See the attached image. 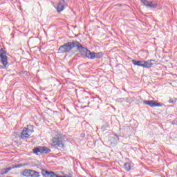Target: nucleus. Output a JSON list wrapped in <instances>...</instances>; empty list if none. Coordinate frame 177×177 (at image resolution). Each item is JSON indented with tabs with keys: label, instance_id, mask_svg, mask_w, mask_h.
Listing matches in <instances>:
<instances>
[{
	"label": "nucleus",
	"instance_id": "1",
	"mask_svg": "<svg viewBox=\"0 0 177 177\" xmlns=\"http://www.w3.org/2000/svg\"><path fill=\"white\" fill-rule=\"evenodd\" d=\"M54 136L51 140V146L55 147L57 150H61L63 151L64 150V143H63V138H62V135L57 131H55Z\"/></svg>",
	"mask_w": 177,
	"mask_h": 177
},
{
	"label": "nucleus",
	"instance_id": "2",
	"mask_svg": "<svg viewBox=\"0 0 177 177\" xmlns=\"http://www.w3.org/2000/svg\"><path fill=\"white\" fill-rule=\"evenodd\" d=\"M80 45V43L77 41L68 42L59 46L58 51L59 52V53H70V52H71V50L74 48H77V50H79Z\"/></svg>",
	"mask_w": 177,
	"mask_h": 177
},
{
	"label": "nucleus",
	"instance_id": "3",
	"mask_svg": "<svg viewBox=\"0 0 177 177\" xmlns=\"http://www.w3.org/2000/svg\"><path fill=\"white\" fill-rule=\"evenodd\" d=\"M79 52L82 55V56H85L86 57H88V59H95V53H92L88 49L84 48L82 45L80 44L79 46Z\"/></svg>",
	"mask_w": 177,
	"mask_h": 177
},
{
	"label": "nucleus",
	"instance_id": "4",
	"mask_svg": "<svg viewBox=\"0 0 177 177\" xmlns=\"http://www.w3.org/2000/svg\"><path fill=\"white\" fill-rule=\"evenodd\" d=\"M31 128V126H29V128H24L21 133V139H26L27 138H30V136L32 132H34V129H30Z\"/></svg>",
	"mask_w": 177,
	"mask_h": 177
},
{
	"label": "nucleus",
	"instance_id": "5",
	"mask_svg": "<svg viewBox=\"0 0 177 177\" xmlns=\"http://www.w3.org/2000/svg\"><path fill=\"white\" fill-rule=\"evenodd\" d=\"M50 149L46 147H37L33 149V153L35 154H38V153H49Z\"/></svg>",
	"mask_w": 177,
	"mask_h": 177
},
{
	"label": "nucleus",
	"instance_id": "6",
	"mask_svg": "<svg viewBox=\"0 0 177 177\" xmlns=\"http://www.w3.org/2000/svg\"><path fill=\"white\" fill-rule=\"evenodd\" d=\"M143 103L144 104L150 106V107H161V104L156 102L154 100H144Z\"/></svg>",
	"mask_w": 177,
	"mask_h": 177
},
{
	"label": "nucleus",
	"instance_id": "7",
	"mask_svg": "<svg viewBox=\"0 0 177 177\" xmlns=\"http://www.w3.org/2000/svg\"><path fill=\"white\" fill-rule=\"evenodd\" d=\"M141 2L143 3V5L147 6V8H157V3H153V1H149L147 0H141Z\"/></svg>",
	"mask_w": 177,
	"mask_h": 177
},
{
	"label": "nucleus",
	"instance_id": "8",
	"mask_svg": "<svg viewBox=\"0 0 177 177\" xmlns=\"http://www.w3.org/2000/svg\"><path fill=\"white\" fill-rule=\"evenodd\" d=\"M63 3H64V0H62V1L59 2L58 4H57L55 8V9H57V11L60 12H63V10H64V5H63Z\"/></svg>",
	"mask_w": 177,
	"mask_h": 177
},
{
	"label": "nucleus",
	"instance_id": "9",
	"mask_svg": "<svg viewBox=\"0 0 177 177\" xmlns=\"http://www.w3.org/2000/svg\"><path fill=\"white\" fill-rule=\"evenodd\" d=\"M152 62H156L155 60L151 59L149 61H143L142 67H145V68H150L151 66H153L154 64H153Z\"/></svg>",
	"mask_w": 177,
	"mask_h": 177
},
{
	"label": "nucleus",
	"instance_id": "10",
	"mask_svg": "<svg viewBox=\"0 0 177 177\" xmlns=\"http://www.w3.org/2000/svg\"><path fill=\"white\" fill-rule=\"evenodd\" d=\"M13 168H17V166H15L13 167H8L6 169H2L1 170H0V175H6V174H8L9 171H12Z\"/></svg>",
	"mask_w": 177,
	"mask_h": 177
},
{
	"label": "nucleus",
	"instance_id": "11",
	"mask_svg": "<svg viewBox=\"0 0 177 177\" xmlns=\"http://www.w3.org/2000/svg\"><path fill=\"white\" fill-rule=\"evenodd\" d=\"M0 59L1 60V63L4 67L8 66V56L6 55H0Z\"/></svg>",
	"mask_w": 177,
	"mask_h": 177
},
{
	"label": "nucleus",
	"instance_id": "12",
	"mask_svg": "<svg viewBox=\"0 0 177 177\" xmlns=\"http://www.w3.org/2000/svg\"><path fill=\"white\" fill-rule=\"evenodd\" d=\"M133 64L134 66H139L140 67H143V61H136L135 59L132 60Z\"/></svg>",
	"mask_w": 177,
	"mask_h": 177
},
{
	"label": "nucleus",
	"instance_id": "13",
	"mask_svg": "<svg viewBox=\"0 0 177 177\" xmlns=\"http://www.w3.org/2000/svg\"><path fill=\"white\" fill-rule=\"evenodd\" d=\"M29 177H39V173L34 170H30V174Z\"/></svg>",
	"mask_w": 177,
	"mask_h": 177
},
{
	"label": "nucleus",
	"instance_id": "14",
	"mask_svg": "<svg viewBox=\"0 0 177 177\" xmlns=\"http://www.w3.org/2000/svg\"><path fill=\"white\" fill-rule=\"evenodd\" d=\"M31 174V170L26 169L24 170L22 175L24 176L30 177V174Z\"/></svg>",
	"mask_w": 177,
	"mask_h": 177
},
{
	"label": "nucleus",
	"instance_id": "15",
	"mask_svg": "<svg viewBox=\"0 0 177 177\" xmlns=\"http://www.w3.org/2000/svg\"><path fill=\"white\" fill-rule=\"evenodd\" d=\"M103 57V53H94V59H100Z\"/></svg>",
	"mask_w": 177,
	"mask_h": 177
},
{
	"label": "nucleus",
	"instance_id": "16",
	"mask_svg": "<svg viewBox=\"0 0 177 177\" xmlns=\"http://www.w3.org/2000/svg\"><path fill=\"white\" fill-rule=\"evenodd\" d=\"M124 169L127 171V172H129V171H131V163H124Z\"/></svg>",
	"mask_w": 177,
	"mask_h": 177
},
{
	"label": "nucleus",
	"instance_id": "17",
	"mask_svg": "<svg viewBox=\"0 0 177 177\" xmlns=\"http://www.w3.org/2000/svg\"><path fill=\"white\" fill-rule=\"evenodd\" d=\"M6 52L5 51V50H3V48L0 49V56H6Z\"/></svg>",
	"mask_w": 177,
	"mask_h": 177
},
{
	"label": "nucleus",
	"instance_id": "18",
	"mask_svg": "<svg viewBox=\"0 0 177 177\" xmlns=\"http://www.w3.org/2000/svg\"><path fill=\"white\" fill-rule=\"evenodd\" d=\"M111 143H117V138H115V137H112L111 139H110Z\"/></svg>",
	"mask_w": 177,
	"mask_h": 177
},
{
	"label": "nucleus",
	"instance_id": "19",
	"mask_svg": "<svg viewBox=\"0 0 177 177\" xmlns=\"http://www.w3.org/2000/svg\"><path fill=\"white\" fill-rule=\"evenodd\" d=\"M67 177H71V176H68Z\"/></svg>",
	"mask_w": 177,
	"mask_h": 177
}]
</instances>
